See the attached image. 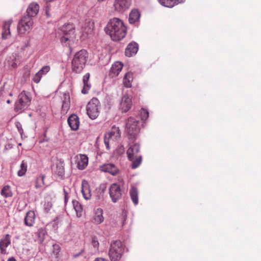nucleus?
<instances>
[{
    "label": "nucleus",
    "instance_id": "nucleus-32",
    "mask_svg": "<svg viewBox=\"0 0 261 261\" xmlns=\"http://www.w3.org/2000/svg\"><path fill=\"white\" fill-rule=\"evenodd\" d=\"M45 175L44 174H40L36 177L35 181V187L36 189H39L43 187L44 185V179Z\"/></svg>",
    "mask_w": 261,
    "mask_h": 261
},
{
    "label": "nucleus",
    "instance_id": "nucleus-45",
    "mask_svg": "<svg viewBox=\"0 0 261 261\" xmlns=\"http://www.w3.org/2000/svg\"><path fill=\"white\" fill-rule=\"evenodd\" d=\"M94 261H108L107 260L102 258H97Z\"/></svg>",
    "mask_w": 261,
    "mask_h": 261
},
{
    "label": "nucleus",
    "instance_id": "nucleus-27",
    "mask_svg": "<svg viewBox=\"0 0 261 261\" xmlns=\"http://www.w3.org/2000/svg\"><path fill=\"white\" fill-rule=\"evenodd\" d=\"M133 74L131 72H128L125 73L123 79V84L125 87L130 88L133 81Z\"/></svg>",
    "mask_w": 261,
    "mask_h": 261
},
{
    "label": "nucleus",
    "instance_id": "nucleus-8",
    "mask_svg": "<svg viewBox=\"0 0 261 261\" xmlns=\"http://www.w3.org/2000/svg\"><path fill=\"white\" fill-rule=\"evenodd\" d=\"M100 103L96 98H93L87 106V113L92 119H96L99 114Z\"/></svg>",
    "mask_w": 261,
    "mask_h": 261
},
{
    "label": "nucleus",
    "instance_id": "nucleus-15",
    "mask_svg": "<svg viewBox=\"0 0 261 261\" xmlns=\"http://www.w3.org/2000/svg\"><path fill=\"white\" fill-rule=\"evenodd\" d=\"M123 65L120 62H115L112 65L109 72V75L111 77L118 75L123 68Z\"/></svg>",
    "mask_w": 261,
    "mask_h": 261
},
{
    "label": "nucleus",
    "instance_id": "nucleus-7",
    "mask_svg": "<svg viewBox=\"0 0 261 261\" xmlns=\"http://www.w3.org/2000/svg\"><path fill=\"white\" fill-rule=\"evenodd\" d=\"M123 252L122 243L119 240L112 242L111 244L109 255L112 261L119 260Z\"/></svg>",
    "mask_w": 261,
    "mask_h": 261
},
{
    "label": "nucleus",
    "instance_id": "nucleus-16",
    "mask_svg": "<svg viewBox=\"0 0 261 261\" xmlns=\"http://www.w3.org/2000/svg\"><path fill=\"white\" fill-rule=\"evenodd\" d=\"M77 168L80 170H84L88 165V158L85 154H80L76 156Z\"/></svg>",
    "mask_w": 261,
    "mask_h": 261
},
{
    "label": "nucleus",
    "instance_id": "nucleus-12",
    "mask_svg": "<svg viewBox=\"0 0 261 261\" xmlns=\"http://www.w3.org/2000/svg\"><path fill=\"white\" fill-rule=\"evenodd\" d=\"M131 4V0H115L114 7L115 11L123 12L129 8Z\"/></svg>",
    "mask_w": 261,
    "mask_h": 261
},
{
    "label": "nucleus",
    "instance_id": "nucleus-44",
    "mask_svg": "<svg viewBox=\"0 0 261 261\" xmlns=\"http://www.w3.org/2000/svg\"><path fill=\"white\" fill-rule=\"evenodd\" d=\"M92 244L94 247H98V246L99 245V243L97 241L93 240Z\"/></svg>",
    "mask_w": 261,
    "mask_h": 261
},
{
    "label": "nucleus",
    "instance_id": "nucleus-26",
    "mask_svg": "<svg viewBox=\"0 0 261 261\" xmlns=\"http://www.w3.org/2000/svg\"><path fill=\"white\" fill-rule=\"evenodd\" d=\"M12 20H9L5 21L3 25L2 38L3 39H7L10 36V27L12 23Z\"/></svg>",
    "mask_w": 261,
    "mask_h": 261
},
{
    "label": "nucleus",
    "instance_id": "nucleus-31",
    "mask_svg": "<svg viewBox=\"0 0 261 261\" xmlns=\"http://www.w3.org/2000/svg\"><path fill=\"white\" fill-rule=\"evenodd\" d=\"M129 195L133 203L136 205L138 203V191L135 187H132L129 191Z\"/></svg>",
    "mask_w": 261,
    "mask_h": 261
},
{
    "label": "nucleus",
    "instance_id": "nucleus-40",
    "mask_svg": "<svg viewBox=\"0 0 261 261\" xmlns=\"http://www.w3.org/2000/svg\"><path fill=\"white\" fill-rule=\"evenodd\" d=\"M46 232L44 228H42L39 229L37 232L38 237L42 239H43L44 237L46 234Z\"/></svg>",
    "mask_w": 261,
    "mask_h": 261
},
{
    "label": "nucleus",
    "instance_id": "nucleus-42",
    "mask_svg": "<svg viewBox=\"0 0 261 261\" xmlns=\"http://www.w3.org/2000/svg\"><path fill=\"white\" fill-rule=\"evenodd\" d=\"M64 193L65 203L66 204L67 200H68V194L67 192L65 189H64Z\"/></svg>",
    "mask_w": 261,
    "mask_h": 261
},
{
    "label": "nucleus",
    "instance_id": "nucleus-24",
    "mask_svg": "<svg viewBox=\"0 0 261 261\" xmlns=\"http://www.w3.org/2000/svg\"><path fill=\"white\" fill-rule=\"evenodd\" d=\"M186 0H158L159 3L166 7L172 8L179 4H182Z\"/></svg>",
    "mask_w": 261,
    "mask_h": 261
},
{
    "label": "nucleus",
    "instance_id": "nucleus-52",
    "mask_svg": "<svg viewBox=\"0 0 261 261\" xmlns=\"http://www.w3.org/2000/svg\"><path fill=\"white\" fill-rule=\"evenodd\" d=\"M99 1H103L104 0H98Z\"/></svg>",
    "mask_w": 261,
    "mask_h": 261
},
{
    "label": "nucleus",
    "instance_id": "nucleus-1",
    "mask_svg": "<svg viewBox=\"0 0 261 261\" xmlns=\"http://www.w3.org/2000/svg\"><path fill=\"white\" fill-rule=\"evenodd\" d=\"M105 31L112 40L118 41L125 36L127 29L122 20L114 17L109 20L105 28Z\"/></svg>",
    "mask_w": 261,
    "mask_h": 261
},
{
    "label": "nucleus",
    "instance_id": "nucleus-41",
    "mask_svg": "<svg viewBox=\"0 0 261 261\" xmlns=\"http://www.w3.org/2000/svg\"><path fill=\"white\" fill-rule=\"evenodd\" d=\"M9 65L11 66L12 68H15L17 67V64L13 61H8Z\"/></svg>",
    "mask_w": 261,
    "mask_h": 261
},
{
    "label": "nucleus",
    "instance_id": "nucleus-21",
    "mask_svg": "<svg viewBox=\"0 0 261 261\" xmlns=\"http://www.w3.org/2000/svg\"><path fill=\"white\" fill-rule=\"evenodd\" d=\"M62 99L61 111L63 113H66L70 106V98L69 93H64Z\"/></svg>",
    "mask_w": 261,
    "mask_h": 261
},
{
    "label": "nucleus",
    "instance_id": "nucleus-14",
    "mask_svg": "<svg viewBox=\"0 0 261 261\" xmlns=\"http://www.w3.org/2000/svg\"><path fill=\"white\" fill-rule=\"evenodd\" d=\"M39 5L37 3H31L27 9V15L26 16H29L31 18L36 16L39 12Z\"/></svg>",
    "mask_w": 261,
    "mask_h": 261
},
{
    "label": "nucleus",
    "instance_id": "nucleus-51",
    "mask_svg": "<svg viewBox=\"0 0 261 261\" xmlns=\"http://www.w3.org/2000/svg\"><path fill=\"white\" fill-rule=\"evenodd\" d=\"M9 95H10V96H12V94L11 93H10L9 94Z\"/></svg>",
    "mask_w": 261,
    "mask_h": 261
},
{
    "label": "nucleus",
    "instance_id": "nucleus-46",
    "mask_svg": "<svg viewBox=\"0 0 261 261\" xmlns=\"http://www.w3.org/2000/svg\"><path fill=\"white\" fill-rule=\"evenodd\" d=\"M8 261H16V260L14 257H11L8 259Z\"/></svg>",
    "mask_w": 261,
    "mask_h": 261
},
{
    "label": "nucleus",
    "instance_id": "nucleus-23",
    "mask_svg": "<svg viewBox=\"0 0 261 261\" xmlns=\"http://www.w3.org/2000/svg\"><path fill=\"white\" fill-rule=\"evenodd\" d=\"M138 50V44L135 42H130L125 49V54L126 56L131 57L135 55Z\"/></svg>",
    "mask_w": 261,
    "mask_h": 261
},
{
    "label": "nucleus",
    "instance_id": "nucleus-43",
    "mask_svg": "<svg viewBox=\"0 0 261 261\" xmlns=\"http://www.w3.org/2000/svg\"><path fill=\"white\" fill-rule=\"evenodd\" d=\"M53 247H54V250H57V254L58 253V252L59 251V250H60V247L58 245H53ZM55 251H54V252H55Z\"/></svg>",
    "mask_w": 261,
    "mask_h": 261
},
{
    "label": "nucleus",
    "instance_id": "nucleus-34",
    "mask_svg": "<svg viewBox=\"0 0 261 261\" xmlns=\"http://www.w3.org/2000/svg\"><path fill=\"white\" fill-rule=\"evenodd\" d=\"M73 207L76 213L77 217H81L82 215L83 207L82 205L76 200L72 201Z\"/></svg>",
    "mask_w": 261,
    "mask_h": 261
},
{
    "label": "nucleus",
    "instance_id": "nucleus-4",
    "mask_svg": "<svg viewBox=\"0 0 261 261\" xmlns=\"http://www.w3.org/2000/svg\"><path fill=\"white\" fill-rule=\"evenodd\" d=\"M139 121L134 117H129L126 121L125 131L127 133L128 139L130 141L134 140L137 137L139 131Z\"/></svg>",
    "mask_w": 261,
    "mask_h": 261
},
{
    "label": "nucleus",
    "instance_id": "nucleus-39",
    "mask_svg": "<svg viewBox=\"0 0 261 261\" xmlns=\"http://www.w3.org/2000/svg\"><path fill=\"white\" fill-rule=\"evenodd\" d=\"M42 77V76L41 75V74L39 72H38L35 74V76L33 79V80L35 83L38 84L40 81Z\"/></svg>",
    "mask_w": 261,
    "mask_h": 261
},
{
    "label": "nucleus",
    "instance_id": "nucleus-35",
    "mask_svg": "<svg viewBox=\"0 0 261 261\" xmlns=\"http://www.w3.org/2000/svg\"><path fill=\"white\" fill-rule=\"evenodd\" d=\"M1 195L5 198L11 197L12 196V192L9 186H6L3 187L1 191Z\"/></svg>",
    "mask_w": 261,
    "mask_h": 261
},
{
    "label": "nucleus",
    "instance_id": "nucleus-13",
    "mask_svg": "<svg viewBox=\"0 0 261 261\" xmlns=\"http://www.w3.org/2000/svg\"><path fill=\"white\" fill-rule=\"evenodd\" d=\"M99 169L102 172H108L113 176L117 175L119 172L118 168L112 163L103 164L100 166Z\"/></svg>",
    "mask_w": 261,
    "mask_h": 261
},
{
    "label": "nucleus",
    "instance_id": "nucleus-11",
    "mask_svg": "<svg viewBox=\"0 0 261 261\" xmlns=\"http://www.w3.org/2000/svg\"><path fill=\"white\" fill-rule=\"evenodd\" d=\"M109 195L112 201L115 203L122 197V191L120 186L117 183L111 184L109 187Z\"/></svg>",
    "mask_w": 261,
    "mask_h": 261
},
{
    "label": "nucleus",
    "instance_id": "nucleus-25",
    "mask_svg": "<svg viewBox=\"0 0 261 261\" xmlns=\"http://www.w3.org/2000/svg\"><path fill=\"white\" fill-rule=\"evenodd\" d=\"M35 214L34 211H29L24 218V224L26 226L31 227L32 226L35 222Z\"/></svg>",
    "mask_w": 261,
    "mask_h": 261
},
{
    "label": "nucleus",
    "instance_id": "nucleus-49",
    "mask_svg": "<svg viewBox=\"0 0 261 261\" xmlns=\"http://www.w3.org/2000/svg\"><path fill=\"white\" fill-rule=\"evenodd\" d=\"M7 103H11V101H10V100H9V99L7 100Z\"/></svg>",
    "mask_w": 261,
    "mask_h": 261
},
{
    "label": "nucleus",
    "instance_id": "nucleus-50",
    "mask_svg": "<svg viewBox=\"0 0 261 261\" xmlns=\"http://www.w3.org/2000/svg\"><path fill=\"white\" fill-rule=\"evenodd\" d=\"M79 256V254H76V255H74V257H77V256Z\"/></svg>",
    "mask_w": 261,
    "mask_h": 261
},
{
    "label": "nucleus",
    "instance_id": "nucleus-2",
    "mask_svg": "<svg viewBox=\"0 0 261 261\" xmlns=\"http://www.w3.org/2000/svg\"><path fill=\"white\" fill-rule=\"evenodd\" d=\"M88 58V53L85 49L76 52L71 62L72 71L75 73H80L84 69Z\"/></svg>",
    "mask_w": 261,
    "mask_h": 261
},
{
    "label": "nucleus",
    "instance_id": "nucleus-17",
    "mask_svg": "<svg viewBox=\"0 0 261 261\" xmlns=\"http://www.w3.org/2000/svg\"><path fill=\"white\" fill-rule=\"evenodd\" d=\"M132 106V99L127 95L122 97L120 103V109L123 112H127Z\"/></svg>",
    "mask_w": 261,
    "mask_h": 261
},
{
    "label": "nucleus",
    "instance_id": "nucleus-48",
    "mask_svg": "<svg viewBox=\"0 0 261 261\" xmlns=\"http://www.w3.org/2000/svg\"><path fill=\"white\" fill-rule=\"evenodd\" d=\"M46 15H47L48 16H49V13H48V10H46Z\"/></svg>",
    "mask_w": 261,
    "mask_h": 261
},
{
    "label": "nucleus",
    "instance_id": "nucleus-3",
    "mask_svg": "<svg viewBox=\"0 0 261 261\" xmlns=\"http://www.w3.org/2000/svg\"><path fill=\"white\" fill-rule=\"evenodd\" d=\"M139 151L140 145L137 143L130 145L127 150L128 159L132 162V169L138 167L142 162V156L139 153Z\"/></svg>",
    "mask_w": 261,
    "mask_h": 261
},
{
    "label": "nucleus",
    "instance_id": "nucleus-38",
    "mask_svg": "<svg viewBox=\"0 0 261 261\" xmlns=\"http://www.w3.org/2000/svg\"><path fill=\"white\" fill-rule=\"evenodd\" d=\"M50 69L49 66H43L38 72L41 74L43 75L46 74L48 73Z\"/></svg>",
    "mask_w": 261,
    "mask_h": 261
},
{
    "label": "nucleus",
    "instance_id": "nucleus-22",
    "mask_svg": "<svg viewBox=\"0 0 261 261\" xmlns=\"http://www.w3.org/2000/svg\"><path fill=\"white\" fill-rule=\"evenodd\" d=\"M82 193L84 198L88 200L91 197V192L90 188V186L87 181L84 180L82 184Z\"/></svg>",
    "mask_w": 261,
    "mask_h": 261
},
{
    "label": "nucleus",
    "instance_id": "nucleus-37",
    "mask_svg": "<svg viewBox=\"0 0 261 261\" xmlns=\"http://www.w3.org/2000/svg\"><path fill=\"white\" fill-rule=\"evenodd\" d=\"M140 115L141 119L143 121H145L148 118L149 116V113L146 110L144 109H142L140 111Z\"/></svg>",
    "mask_w": 261,
    "mask_h": 261
},
{
    "label": "nucleus",
    "instance_id": "nucleus-30",
    "mask_svg": "<svg viewBox=\"0 0 261 261\" xmlns=\"http://www.w3.org/2000/svg\"><path fill=\"white\" fill-rule=\"evenodd\" d=\"M89 78L90 74L89 73H86L83 77L84 87L82 92L84 94H87L91 87V85L89 83Z\"/></svg>",
    "mask_w": 261,
    "mask_h": 261
},
{
    "label": "nucleus",
    "instance_id": "nucleus-29",
    "mask_svg": "<svg viewBox=\"0 0 261 261\" xmlns=\"http://www.w3.org/2000/svg\"><path fill=\"white\" fill-rule=\"evenodd\" d=\"M94 28V23L93 21L88 20L85 22L83 27V31L87 35L92 33Z\"/></svg>",
    "mask_w": 261,
    "mask_h": 261
},
{
    "label": "nucleus",
    "instance_id": "nucleus-33",
    "mask_svg": "<svg viewBox=\"0 0 261 261\" xmlns=\"http://www.w3.org/2000/svg\"><path fill=\"white\" fill-rule=\"evenodd\" d=\"M56 174L59 176L62 177L65 173L64 166L63 162H60L56 164Z\"/></svg>",
    "mask_w": 261,
    "mask_h": 261
},
{
    "label": "nucleus",
    "instance_id": "nucleus-9",
    "mask_svg": "<svg viewBox=\"0 0 261 261\" xmlns=\"http://www.w3.org/2000/svg\"><path fill=\"white\" fill-rule=\"evenodd\" d=\"M33 25V21L29 16H24L20 20L17 25L18 32L19 34H25L32 30Z\"/></svg>",
    "mask_w": 261,
    "mask_h": 261
},
{
    "label": "nucleus",
    "instance_id": "nucleus-19",
    "mask_svg": "<svg viewBox=\"0 0 261 261\" xmlns=\"http://www.w3.org/2000/svg\"><path fill=\"white\" fill-rule=\"evenodd\" d=\"M11 244L10 236L6 234L0 241V250L2 254L6 253V248Z\"/></svg>",
    "mask_w": 261,
    "mask_h": 261
},
{
    "label": "nucleus",
    "instance_id": "nucleus-10",
    "mask_svg": "<svg viewBox=\"0 0 261 261\" xmlns=\"http://www.w3.org/2000/svg\"><path fill=\"white\" fill-rule=\"evenodd\" d=\"M120 137V130L118 127L113 126L111 130L107 133L104 138V143L107 149H110V143L115 142Z\"/></svg>",
    "mask_w": 261,
    "mask_h": 261
},
{
    "label": "nucleus",
    "instance_id": "nucleus-28",
    "mask_svg": "<svg viewBox=\"0 0 261 261\" xmlns=\"http://www.w3.org/2000/svg\"><path fill=\"white\" fill-rule=\"evenodd\" d=\"M140 17V12L137 9L132 10L129 14V22L130 23H135L138 21Z\"/></svg>",
    "mask_w": 261,
    "mask_h": 261
},
{
    "label": "nucleus",
    "instance_id": "nucleus-20",
    "mask_svg": "<svg viewBox=\"0 0 261 261\" xmlns=\"http://www.w3.org/2000/svg\"><path fill=\"white\" fill-rule=\"evenodd\" d=\"M104 220L103 216V210L101 208H98L94 211V215L92 219V222L96 224L101 223Z\"/></svg>",
    "mask_w": 261,
    "mask_h": 261
},
{
    "label": "nucleus",
    "instance_id": "nucleus-6",
    "mask_svg": "<svg viewBox=\"0 0 261 261\" xmlns=\"http://www.w3.org/2000/svg\"><path fill=\"white\" fill-rule=\"evenodd\" d=\"M63 35L61 39L62 43L65 45L70 46L71 43L73 42L75 39V28L72 24L64 25L62 28Z\"/></svg>",
    "mask_w": 261,
    "mask_h": 261
},
{
    "label": "nucleus",
    "instance_id": "nucleus-5",
    "mask_svg": "<svg viewBox=\"0 0 261 261\" xmlns=\"http://www.w3.org/2000/svg\"><path fill=\"white\" fill-rule=\"evenodd\" d=\"M31 101L29 93L23 91L19 94L18 100L15 103L14 111L18 113L22 112L30 105Z\"/></svg>",
    "mask_w": 261,
    "mask_h": 261
},
{
    "label": "nucleus",
    "instance_id": "nucleus-47",
    "mask_svg": "<svg viewBox=\"0 0 261 261\" xmlns=\"http://www.w3.org/2000/svg\"><path fill=\"white\" fill-rule=\"evenodd\" d=\"M25 74L27 76H29L30 75V71H28Z\"/></svg>",
    "mask_w": 261,
    "mask_h": 261
},
{
    "label": "nucleus",
    "instance_id": "nucleus-36",
    "mask_svg": "<svg viewBox=\"0 0 261 261\" xmlns=\"http://www.w3.org/2000/svg\"><path fill=\"white\" fill-rule=\"evenodd\" d=\"M20 169L17 172V175L19 176H22L25 175L27 172L28 166L26 162L22 161L20 165Z\"/></svg>",
    "mask_w": 261,
    "mask_h": 261
},
{
    "label": "nucleus",
    "instance_id": "nucleus-18",
    "mask_svg": "<svg viewBox=\"0 0 261 261\" xmlns=\"http://www.w3.org/2000/svg\"><path fill=\"white\" fill-rule=\"evenodd\" d=\"M68 123L71 129L73 130H76L79 129L80 121L79 117L76 115H71L68 118Z\"/></svg>",
    "mask_w": 261,
    "mask_h": 261
}]
</instances>
